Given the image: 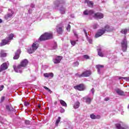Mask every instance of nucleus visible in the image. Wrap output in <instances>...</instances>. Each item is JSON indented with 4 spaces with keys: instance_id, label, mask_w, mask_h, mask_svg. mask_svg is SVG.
Segmentation results:
<instances>
[{
    "instance_id": "nucleus-1",
    "label": "nucleus",
    "mask_w": 129,
    "mask_h": 129,
    "mask_svg": "<svg viewBox=\"0 0 129 129\" xmlns=\"http://www.w3.org/2000/svg\"><path fill=\"white\" fill-rule=\"evenodd\" d=\"M28 63H29V61L27 59H25L23 60L18 66H14L13 68L15 72L17 73H23V70L27 67Z\"/></svg>"
},
{
    "instance_id": "nucleus-2",
    "label": "nucleus",
    "mask_w": 129,
    "mask_h": 129,
    "mask_svg": "<svg viewBox=\"0 0 129 129\" xmlns=\"http://www.w3.org/2000/svg\"><path fill=\"white\" fill-rule=\"evenodd\" d=\"M53 38V34L52 33L46 32L39 37L40 41H46V40H50Z\"/></svg>"
},
{
    "instance_id": "nucleus-3",
    "label": "nucleus",
    "mask_w": 129,
    "mask_h": 129,
    "mask_svg": "<svg viewBox=\"0 0 129 129\" xmlns=\"http://www.w3.org/2000/svg\"><path fill=\"white\" fill-rule=\"evenodd\" d=\"M13 38H14V34H11L8 37L6 38L5 39H3L0 43V47H3V46L10 44V42H11V40H13Z\"/></svg>"
},
{
    "instance_id": "nucleus-4",
    "label": "nucleus",
    "mask_w": 129,
    "mask_h": 129,
    "mask_svg": "<svg viewBox=\"0 0 129 129\" xmlns=\"http://www.w3.org/2000/svg\"><path fill=\"white\" fill-rule=\"evenodd\" d=\"M121 46L123 52H126V50H127V41L125 37L121 42Z\"/></svg>"
},
{
    "instance_id": "nucleus-5",
    "label": "nucleus",
    "mask_w": 129,
    "mask_h": 129,
    "mask_svg": "<svg viewBox=\"0 0 129 129\" xmlns=\"http://www.w3.org/2000/svg\"><path fill=\"white\" fill-rule=\"evenodd\" d=\"M90 75H91V72L89 71L83 72L81 75L79 74H76V76H77V77H88V76H90Z\"/></svg>"
},
{
    "instance_id": "nucleus-6",
    "label": "nucleus",
    "mask_w": 129,
    "mask_h": 129,
    "mask_svg": "<svg viewBox=\"0 0 129 129\" xmlns=\"http://www.w3.org/2000/svg\"><path fill=\"white\" fill-rule=\"evenodd\" d=\"M105 30H104V28H102L100 29H99L96 33V34L95 35V38H99V37H101L103 34H105Z\"/></svg>"
},
{
    "instance_id": "nucleus-7",
    "label": "nucleus",
    "mask_w": 129,
    "mask_h": 129,
    "mask_svg": "<svg viewBox=\"0 0 129 129\" xmlns=\"http://www.w3.org/2000/svg\"><path fill=\"white\" fill-rule=\"evenodd\" d=\"M75 89L79 90V91H83V90H85V86L83 84H81L77 86H75L74 87Z\"/></svg>"
},
{
    "instance_id": "nucleus-8",
    "label": "nucleus",
    "mask_w": 129,
    "mask_h": 129,
    "mask_svg": "<svg viewBox=\"0 0 129 129\" xmlns=\"http://www.w3.org/2000/svg\"><path fill=\"white\" fill-rule=\"evenodd\" d=\"M63 59V57L61 56H57L55 58H53V62L54 64H59L61 62V60Z\"/></svg>"
},
{
    "instance_id": "nucleus-9",
    "label": "nucleus",
    "mask_w": 129,
    "mask_h": 129,
    "mask_svg": "<svg viewBox=\"0 0 129 129\" xmlns=\"http://www.w3.org/2000/svg\"><path fill=\"white\" fill-rule=\"evenodd\" d=\"M83 100L85 101L87 104H90L91 101H92V98L89 97L88 96H86L83 98Z\"/></svg>"
},
{
    "instance_id": "nucleus-10",
    "label": "nucleus",
    "mask_w": 129,
    "mask_h": 129,
    "mask_svg": "<svg viewBox=\"0 0 129 129\" xmlns=\"http://www.w3.org/2000/svg\"><path fill=\"white\" fill-rule=\"evenodd\" d=\"M56 32L58 34H62L63 33V26L60 24L57 25L56 26Z\"/></svg>"
},
{
    "instance_id": "nucleus-11",
    "label": "nucleus",
    "mask_w": 129,
    "mask_h": 129,
    "mask_svg": "<svg viewBox=\"0 0 129 129\" xmlns=\"http://www.w3.org/2000/svg\"><path fill=\"white\" fill-rule=\"evenodd\" d=\"M95 14H94V11H93V10H85L84 12V15H89V16H92L93 17H94V15Z\"/></svg>"
},
{
    "instance_id": "nucleus-12",
    "label": "nucleus",
    "mask_w": 129,
    "mask_h": 129,
    "mask_svg": "<svg viewBox=\"0 0 129 129\" xmlns=\"http://www.w3.org/2000/svg\"><path fill=\"white\" fill-rule=\"evenodd\" d=\"M103 17L104 16L101 13H97L94 15V18H95V19H98V20L103 18Z\"/></svg>"
},
{
    "instance_id": "nucleus-13",
    "label": "nucleus",
    "mask_w": 129,
    "mask_h": 129,
    "mask_svg": "<svg viewBox=\"0 0 129 129\" xmlns=\"http://www.w3.org/2000/svg\"><path fill=\"white\" fill-rule=\"evenodd\" d=\"M105 32H112L114 29L113 27L109 26V25H106L104 28Z\"/></svg>"
},
{
    "instance_id": "nucleus-14",
    "label": "nucleus",
    "mask_w": 129,
    "mask_h": 129,
    "mask_svg": "<svg viewBox=\"0 0 129 129\" xmlns=\"http://www.w3.org/2000/svg\"><path fill=\"white\" fill-rule=\"evenodd\" d=\"M21 49L17 50V52H15V55L13 57L14 60L18 59V58H20V54H21Z\"/></svg>"
},
{
    "instance_id": "nucleus-15",
    "label": "nucleus",
    "mask_w": 129,
    "mask_h": 129,
    "mask_svg": "<svg viewBox=\"0 0 129 129\" xmlns=\"http://www.w3.org/2000/svg\"><path fill=\"white\" fill-rule=\"evenodd\" d=\"M8 69V64L7 63H4L3 64L1 65L0 68V72H2L4 70H7Z\"/></svg>"
},
{
    "instance_id": "nucleus-16",
    "label": "nucleus",
    "mask_w": 129,
    "mask_h": 129,
    "mask_svg": "<svg viewBox=\"0 0 129 129\" xmlns=\"http://www.w3.org/2000/svg\"><path fill=\"white\" fill-rule=\"evenodd\" d=\"M43 76L44 77H46L47 78H49V77L53 78V77H54V74H53V73H45L44 74Z\"/></svg>"
},
{
    "instance_id": "nucleus-17",
    "label": "nucleus",
    "mask_w": 129,
    "mask_h": 129,
    "mask_svg": "<svg viewBox=\"0 0 129 129\" xmlns=\"http://www.w3.org/2000/svg\"><path fill=\"white\" fill-rule=\"evenodd\" d=\"M115 91L118 95H124V92L119 89H116Z\"/></svg>"
},
{
    "instance_id": "nucleus-18",
    "label": "nucleus",
    "mask_w": 129,
    "mask_h": 129,
    "mask_svg": "<svg viewBox=\"0 0 129 129\" xmlns=\"http://www.w3.org/2000/svg\"><path fill=\"white\" fill-rule=\"evenodd\" d=\"M12 14H8L5 16L6 20H9V19H11L13 17V15H14V12H11Z\"/></svg>"
},
{
    "instance_id": "nucleus-19",
    "label": "nucleus",
    "mask_w": 129,
    "mask_h": 129,
    "mask_svg": "<svg viewBox=\"0 0 129 129\" xmlns=\"http://www.w3.org/2000/svg\"><path fill=\"white\" fill-rule=\"evenodd\" d=\"M38 47H39V44L36 43H34L32 45V48L34 51H36V50L38 49Z\"/></svg>"
},
{
    "instance_id": "nucleus-20",
    "label": "nucleus",
    "mask_w": 129,
    "mask_h": 129,
    "mask_svg": "<svg viewBox=\"0 0 129 129\" xmlns=\"http://www.w3.org/2000/svg\"><path fill=\"white\" fill-rule=\"evenodd\" d=\"M86 3L90 8H92V7H93V3L92 2H90L88 0H85V4H86Z\"/></svg>"
},
{
    "instance_id": "nucleus-21",
    "label": "nucleus",
    "mask_w": 129,
    "mask_h": 129,
    "mask_svg": "<svg viewBox=\"0 0 129 129\" xmlns=\"http://www.w3.org/2000/svg\"><path fill=\"white\" fill-rule=\"evenodd\" d=\"M90 117L92 118V119H96V118H100V116L99 115L96 116L94 114H92L90 115Z\"/></svg>"
},
{
    "instance_id": "nucleus-22",
    "label": "nucleus",
    "mask_w": 129,
    "mask_h": 129,
    "mask_svg": "<svg viewBox=\"0 0 129 129\" xmlns=\"http://www.w3.org/2000/svg\"><path fill=\"white\" fill-rule=\"evenodd\" d=\"M79 106H80V103L78 101L76 102L74 105V108H75V109L78 108L79 107Z\"/></svg>"
},
{
    "instance_id": "nucleus-23",
    "label": "nucleus",
    "mask_w": 129,
    "mask_h": 129,
    "mask_svg": "<svg viewBox=\"0 0 129 129\" xmlns=\"http://www.w3.org/2000/svg\"><path fill=\"white\" fill-rule=\"evenodd\" d=\"M97 69H98V73H100V68H103V67H104V66H103V65H100V64H98L96 66Z\"/></svg>"
},
{
    "instance_id": "nucleus-24",
    "label": "nucleus",
    "mask_w": 129,
    "mask_h": 129,
    "mask_svg": "<svg viewBox=\"0 0 129 129\" xmlns=\"http://www.w3.org/2000/svg\"><path fill=\"white\" fill-rule=\"evenodd\" d=\"M98 50V54L99 55V56H100V57H103V53H102V52H101V49L99 48L97 49Z\"/></svg>"
},
{
    "instance_id": "nucleus-25",
    "label": "nucleus",
    "mask_w": 129,
    "mask_h": 129,
    "mask_svg": "<svg viewBox=\"0 0 129 129\" xmlns=\"http://www.w3.org/2000/svg\"><path fill=\"white\" fill-rule=\"evenodd\" d=\"M59 102L60 104H61L62 106H67V104L66 103V102H65V101H63L62 100H60Z\"/></svg>"
},
{
    "instance_id": "nucleus-26",
    "label": "nucleus",
    "mask_w": 129,
    "mask_h": 129,
    "mask_svg": "<svg viewBox=\"0 0 129 129\" xmlns=\"http://www.w3.org/2000/svg\"><path fill=\"white\" fill-rule=\"evenodd\" d=\"M6 109H8V110H9V111H13L14 108L12 107V106H10L9 105L6 106Z\"/></svg>"
},
{
    "instance_id": "nucleus-27",
    "label": "nucleus",
    "mask_w": 129,
    "mask_h": 129,
    "mask_svg": "<svg viewBox=\"0 0 129 129\" xmlns=\"http://www.w3.org/2000/svg\"><path fill=\"white\" fill-rule=\"evenodd\" d=\"M61 120V117H58L57 119L56 120L55 122V125L56 126H58V124H59V123L60 122V121Z\"/></svg>"
},
{
    "instance_id": "nucleus-28",
    "label": "nucleus",
    "mask_w": 129,
    "mask_h": 129,
    "mask_svg": "<svg viewBox=\"0 0 129 129\" xmlns=\"http://www.w3.org/2000/svg\"><path fill=\"white\" fill-rule=\"evenodd\" d=\"M28 52L29 54H32L35 52V50L33 49V47H32L28 50Z\"/></svg>"
},
{
    "instance_id": "nucleus-29",
    "label": "nucleus",
    "mask_w": 129,
    "mask_h": 129,
    "mask_svg": "<svg viewBox=\"0 0 129 129\" xmlns=\"http://www.w3.org/2000/svg\"><path fill=\"white\" fill-rule=\"evenodd\" d=\"M1 57H6L7 56V53L4 52L3 50L1 51Z\"/></svg>"
},
{
    "instance_id": "nucleus-30",
    "label": "nucleus",
    "mask_w": 129,
    "mask_h": 129,
    "mask_svg": "<svg viewBox=\"0 0 129 129\" xmlns=\"http://www.w3.org/2000/svg\"><path fill=\"white\" fill-rule=\"evenodd\" d=\"M61 14H65V8L64 7H61L60 9Z\"/></svg>"
},
{
    "instance_id": "nucleus-31",
    "label": "nucleus",
    "mask_w": 129,
    "mask_h": 129,
    "mask_svg": "<svg viewBox=\"0 0 129 129\" xmlns=\"http://www.w3.org/2000/svg\"><path fill=\"white\" fill-rule=\"evenodd\" d=\"M121 34H124V35H125L126 33H127V29H122L121 31Z\"/></svg>"
},
{
    "instance_id": "nucleus-32",
    "label": "nucleus",
    "mask_w": 129,
    "mask_h": 129,
    "mask_svg": "<svg viewBox=\"0 0 129 129\" xmlns=\"http://www.w3.org/2000/svg\"><path fill=\"white\" fill-rule=\"evenodd\" d=\"M70 29H71V26H70V24H69L68 25V26L67 27V31H68L69 32H70Z\"/></svg>"
},
{
    "instance_id": "nucleus-33",
    "label": "nucleus",
    "mask_w": 129,
    "mask_h": 129,
    "mask_svg": "<svg viewBox=\"0 0 129 129\" xmlns=\"http://www.w3.org/2000/svg\"><path fill=\"white\" fill-rule=\"evenodd\" d=\"M79 65V62L78 61H76L74 63V67H76Z\"/></svg>"
},
{
    "instance_id": "nucleus-34",
    "label": "nucleus",
    "mask_w": 129,
    "mask_h": 129,
    "mask_svg": "<svg viewBox=\"0 0 129 129\" xmlns=\"http://www.w3.org/2000/svg\"><path fill=\"white\" fill-rule=\"evenodd\" d=\"M83 58H84L85 59H90V57L88 56V55H84L83 56Z\"/></svg>"
},
{
    "instance_id": "nucleus-35",
    "label": "nucleus",
    "mask_w": 129,
    "mask_h": 129,
    "mask_svg": "<svg viewBox=\"0 0 129 129\" xmlns=\"http://www.w3.org/2000/svg\"><path fill=\"white\" fill-rule=\"evenodd\" d=\"M43 88L44 89H46V90L48 91V92H51V90H50V89H49L48 87H47L46 86H44Z\"/></svg>"
},
{
    "instance_id": "nucleus-36",
    "label": "nucleus",
    "mask_w": 129,
    "mask_h": 129,
    "mask_svg": "<svg viewBox=\"0 0 129 129\" xmlns=\"http://www.w3.org/2000/svg\"><path fill=\"white\" fill-rule=\"evenodd\" d=\"M24 105L25 106H29V105H30V103H29V102H25Z\"/></svg>"
},
{
    "instance_id": "nucleus-37",
    "label": "nucleus",
    "mask_w": 129,
    "mask_h": 129,
    "mask_svg": "<svg viewBox=\"0 0 129 129\" xmlns=\"http://www.w3.org/2000/svg\"><path fill=\"white\" fill-rule=\"evenodd\" d=\"M71 43L73 46H75L76 42L75 41H71Z\"/></svg>"
},
{
    "instance_id": "nucleus-38",
    "label": "nucleus",
    "mask_w": 129,
    "mask_h": 129,
    "mask_svg": "<svg viewBox=\"0 0 129 129\" xmlns=\"http://www.w3.org/2000/svg\"><path fill=\"white\" fill-rule=\"evenodd\" d=\"M98 27V25H97V24H94L93 26V29H97Z\"/></svg>"
},
{
    "instance_id": "nucleus-39",
    "label": "nucleus",
    "mask_w": 129,
    "mask_h": 129,
    "mask_svg": "<svg viewBox=\"0 0 129 129\" xmlns=\"http://www.w3.org/2000/svg\"><path fill=\"white\" fill-rule=\"evenodd\" d=\"M65 112V109H64L63 108H61V109H60V112L61 113H63V112Z\"/></svg>"
},
{
    "instance_id": "nucleus-40",
    "label": "nucleus",
    "mask_w": 129,
    "mask_h": 129,
    "mask_svg": "<svg viewBox=\"0 0 129 129\" xmlns=\"http://www.w3.org/2000/svg\"><path fill=\"white\" fill-rule=\"evenodd\" d=\"M25 123L26 124H30V121L28 120H25Z\"/></svg>"
},
{
    "instance_id": "nucleus-41",
    "label": "nucleus",
    "mask_w": 129,
    "mask_h": 129,
    "mask_svg": "<svg viewBox=\"0 0 129 129\" xmlns=\"http://www.w3.org/2000/svg\"><path fill=\"white\" fill-rule=\"evenodd\" d=\"M4 85H2L1 86H0V91H2V90H3V89H4Z\"/></svg>"
},
{
    "instance_id": "nucleus-42",
    "label": "nucleus",
    "mask_w": 129,
    "mask_h": 129,
    "mask_svg": "<svg viewBox=\"0 0 129 129\" xmlns=\"http://www.w3.org/2000/svg\"><path fill=\"white\" fill-rule=\"evenodd\" d=\"M4 100H5V97H2L1 99V102H3V101H4Z\"/></svg>"
},
{
    "instance_id": "nucleus-43",
    "label": "nucleus",
    "mask_w": 129,
    "mask_h": 129,
    "mask_svg": "<svg viewBox=\"0 0 129 129\" xmlns=\"http://www.w3.org/2000/svg\"><path fill=\"white\" fill-rule=\"evenodd\" d=\"M83 31L86 35V36L87 37V32H86V30H85V29H84Z\"/></svg>"
},
{
    "instance_id": "nucleus-44",
    "label": "nucleus",
    "mask_w": 129,
    "mask_h": 129,
    "mask_svg": "<svg viewBox=\"0 0 129 129\" xmlns=\"http://www.w3.org/2000/svg\"><path fill=\"white\" fill-rule=\"evenodd\" d=\"M91 91H92V94H93V95L94 94V88H93L91 89Z\"/></svg>"
},
{
    "instance_id": "nucleus-45",
    "label": "nucleus",
    "mask_w": 129,
    "mask_h": 129,
    "mask_svg": "<svg viewBox=\"0 0 129 129\" xmlns=\"http://www.w3.org/2000/svg\"><path fill=\"white\" fill-rule=\"evenodd\" d=\"M104 100L105 101H108V100H109V98H105Z\"/></svg>"
},
{
    "instance_id": "nucleus-46",
    "label": "nucleus",
    "mask_w": 129,
    "mask_h": 129,
    "mask_svg": "<svg viewBox=\"0 0 129 129\" xmlns=\"http://www.w3.org/2000/svg\"><path fill=\"white\" fill-rule=\"evenodd\" d=\"M89 43H90V44H91V43H92V40L89 39Z\"/></svg>"
},
{
    "instance_id": "nucleus-47",
    "label": "nucleus",
    "mask_w": 129,
    "mask_h": 129,
    "mask_svg": "<svg viewBox=\"0 0 129 129\" xmlns=\"http://www.w3.org/2000/svg\"><path fill=\"white\" fill-rule=\"evenodd\" d=\"M74 35L75 36H76V37H77V33H76V32H74Z\"/></svg>"
},
{
    "instance_id": "nucleus-48",
    "label": "nucleus",
    "mask_w": 129,
    "mask_h": 129,
    "mask_svg": "<svg viewBox=\"0 0 129 129\" xmlns=\"http://www.w3.org/2000/svg\"><path fill=\"white\" fill-rule=\"evenodd\" d=\"M123 79H126L129 81V78H123Z\"/></svg>"
},
{
    "instance_id": "nucleus-49",
    "label": "nucleus",
    "mask_w": 129,
    "mask_h": 129,
    "mask_svg": "<svg viewBox=\"0 0 129 129\" xmlns=\"http://www.w3.org/2000/svg\"><path fill=\"white\" fill-rule=\"evenodd\" d=\"M29 14H32V11L30 10H28Z\"/></svg>"
},
{
    "instance_id": "nucleus-50",
    "label": "nucleus",
    "mask_w": 129,
    "mask_h": 129,
    "mask_svg": "<svg viewBox=\"0 0 129 129\" xmlns=\"http://www.w3.org/2000/svg\"><path fill=\"white\" fill-rule=\"evenodd\" d=\"M3 22V20L0 19V24L2 23Z\"/></svg>"
},
{
    "instance_id": "nucleus-51",
    "label": "nucleus",
    "mask_w": 129,
    "mask_h": 129,
    "mask_svg": "<svg viewBox=\"0 0 129 129\" xmlns=\"http://www.w3.org/2000/svg\"><path fill=\"white\" fill-rule=\"evenodd\" d=\"M64 2H60V4H64Z\"/></svg>"
},
{
    "instance_id": "nucleus-52",
    "label": "nucleus",
    "mask_w": 129,
    "mask_h": 129,
    "mask_svg": "<svg viewBox=\"0 0 129 129\" xmlns=\"http://www.w3.org/2000/svg\"><path fill=\"white\" fill-rule=\"evenodd\" d=\"M57 48V46H55L54 47V49H56Z\"/></svg>"
},
{
    "instance_id": "nucleus-53",
    "label": "nucleus",
    "mask_w": 129,
    "mask_h": 129,
    "mask_svg": "<svg viewBox=\"0 0 129 129\" xmlns=\"http://www.w3.org/2000/svg\"><path fill=\"white\" fill-rule=\"evenodd\" d=\"M38 107H39V108H41V106L40 105H38Z\"/></svg>"
},
{
    "instance_id": "nucleus-54",
    "label": "nucleus",
    "mask_w": 129,
    "mask_h": 129,
    "mask_svg": "<svg viewBox=\"0 0 129 129\" xmlns=\"http://www.w3.org/2000/svg\"><path fill=\"white\" fill-rule=\"evenodd\" d=\"M127 108H128V109H129V104H128V105L127 106Z\"/></svg>"
},
{
    "instance_id": "nucleus-55",
    "label": "nucleus",
    "mask_w": 129,
    "mask_h": 129,
    "mask_svg": "<svg viewBox=\"0 0 129 129\" xmlns=\"http://www.w3.org/2000/svg\"><path fill=\"white\" fill-rule=\"evenodd\" d=\"M64 129H67V128H64Z\"/></svg>"
}]
</instances>
